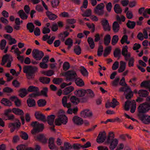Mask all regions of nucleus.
<instances>
[{
	"label": "nucleus",
	"mask_w": 150,
	"mask_h": 150,
	"mask_svg": "<svg viewBox=\"0 0 150 150\" xmlns=\"http://www.w3.org/2000/svg\"><path fill=\"white\" fill-rule=\"evenodd\" d=\"M31 125L33 127V129L31 130V133L33 135L34 138L42 143H46L47 139L43 134H37V133L42 131L44 128L43 125L35 121L31 123Z\"/></svg>",
	"instance_id": "nucleus-1"
},
{
	"label": "nucleus",
	"mask_w": 150,
	"mask_h": 150,
	"mask_svg": "<svg viewBox=\"0 0 150 150\" xmlns=\"http://www.w3.org/2000/svg\"><path fill=\"white\" fill-rule=\"evenodd\" d=\"M65 75L66 76V81L67 82L70 81L69 83H62L61 85L62 88H63L67 86L70 85L71 84V81H74V80L77 77L76 72L72 70H69L65 73Z\"/></svg>",
	"instance_id": "nucleus-2"
},
{
	"label": "nucleus",
	"mask_w": 150,
	"mask_h": 150,
	"mask_svg": "<svg viewBox=\"0 0 150 150\" xmlns=\"http://www.w3.org/2000/svg\"><path fill=\"white\" fill-rule=\"evenodd\" d=\"M69 98V97L64 96L63 97L62 99V104L63 106L65 107L68 108L67 111L68 114H71L72 113L75 114H76L78 111V108L77 107L73 108H71V104L70 103H67V98Z\"/></svg>",
	"instance_id": "nucleus-3"
},
{
	"label": "nucleus",
	"mask_w": 150,
	"mask_h": 150,
	"mask_svg": "<svg viewBox=\"0 0 150 150\" xmlns=\"http://www.w3.org/2000/svg\"><path fill=\"white\" fill-rule=\"evenodd\" d=\"M114 134L112 132H110L109 133L108 138L107 139V142L108 144H110V148L111 150H113L117 146L118 140L116 139H114Z\"/></svg>",
	"instance_id": "nucleus-4"
},
{
	"label": "nucleus",
	"mask_w": 150,
	"mask_h": 150,
	"mask_svg": "<svg viewBox=\"0 0 150 150\" xmlns=\"http://www.w3.org/2000/svg\"><path fill=\"white\" fill-rule=\"evenodd\" d=\"M150 105L146 103H143L140 104L138 108V117L144 115L150 109Z\"/></svg>",
	"instance_id": "nucleus-5"
},
{
	"label": "nucleus",
	"mask_w": 150,
	"mask_h": 150,
	"mask_svg": "<svg viewBox=\"0 0 150 150\" xmlns=\"http://www.w3.org/2000/svg\"><path fill=\"white\" fill-rule=\"evenodd\" d=\"M37 68L36 67H33L30 65H25L23 67V72L26 75L30 76H33Z\"/></svg>",
	"instance_id": "nucleus-6"
},
{
	"label": "nucleus",
	"mask_w": 150,
	"mask_h": 150,
	"mask_svg": "<svg viewBox=\"0 0 150 150\" xmlns=\"http://www.w3.org/2000/svg\"><path fill=\"white\" fill-rule=\"evenodd\" d=\"M86 93L89 95L91 98H93L94 96L93 91L89 89L86 91L83 89H81L76 90L74 92L76 96L79 97L84 96Z\"/></svg>",
	"instance_id": "nucleus-7"
},
{
	"label": "nucleus",
	"mask_w": 150,
	"mask_h": 150,
	"mask_svg": "<svg viewBox=\"0 0 150 150\" xmlns=\"http://www.w3.org/2000/svg\"><path fill=\"white\" fill-rule=\"evenodd\" d=\"M58 118L55 120V123L56 125L60 126L62 124L65 125L67 122L68 119L67 117L65 115H59L58 116Z\"/></svg>",
	"instance_id": "nucleus-8"
},
{
	"label": "nucleus",
	"mask_w": 150,
	"mask_h": 150,
	"mask_svg": "<svg viewBox=\"0 0 150 150\" xmlns=\"http://www.w3.org/2000/svg\"><path fill=\"white\" fill-rule=\"evenodd\" d=\"M104 7L105 6L103 3L98 4L94 8V12L99 16H103L104 13Z\"/></svg>",
	"instance_id": "nucleus-9"
},
{
	"label": "nucleus",
	"mask_w": 150,
	"mask_h": 150,
	"mask_svg": "<svg viewBox=\"0 0 150 150\" xmlns=\"http://www.w3.org/2000/svg\"><path fill=\"white\" fill-rule=\"evenodd\" d=\"M32 55L33 57L36 60H40L44 55V53L41 51L35 49L33 50Z\"/></svg>",
	"instance_id": "nucleus-10"
},
{
	"label": "nucleus",
	"mask_w": 150,
	"mask_h": 150,
	"mask_svg": "<svg viewBox=\"0 0 150 150\" xmlns=\"http://www.w3.org/2000/svg\"><path fill=\"white\" fill-rule=\"evenodd\" d=\"M12 57L11 56L8 54H6L3 56L2 57L1 65H4L5 63L8 61L7 66L8 67H10L11 66V62L12 60Z\"/></svg>",
	"instance_id": "nucleus-11"
},
{
	"label": "nucleus",
	"mask_w": 150,
	"mask_h": 150,
	"mask_svg": "<svg viewBox=\"0 0 150 150\" xmlns=\"http://www.w3.org/2000/svg\"><path fill=\"white\" fill-rule=\"evenodd\" d=\"M138 94L140 97L146 98V100L149 101L150 103V96H148L149 92L148 91L144 89H140L138 91Z\"/></svg>",
	"instance_id": "nucleus-12"
},
{
	"label": "nucleus",
	"mask_w": 150,
	"mask_h": 150,
	"mask_svg": "<svg viewBox=\"0 0 150 150\" xmlns=\"http://www.w3.org/2000/svg\"><path fill=\"white\" fill-rule=\"evenodd\" d=\"M138 117L144 124L148 125L150 124V115L145 114Z\"/></svg>",
	"instance_id": "nucleus-13"
},
{
	"label": "nucleus",
	"mask_w": 150,
	"mask_h": 150,
	"mask_svg": "<svg viewBox=\"0 0 150 150\" xmlns=\"http://www.w3.org/2000/svg\"><path fill=\"white\" fill-rule=\"evenodd\" d=\"M106 139V134L105 132L99 133L96 139V141L99 144L103 142Z\"/></svg>",
	"instance_id": "nucleus-14"
},
{
	"label": "nucleus",
	"mask_w": 150,
	"mask_h": 150,
	"mask_svg": "<svg viewBox=\"0 0 150 150\" xmlns=\"http://www.w3.org/2000/svg\"><path fill=\"white\" fill-rule=\"evenodd\" d=\"M55 118V116L54 115H51L48 116L47 117V121L48 124L52 126L51 129L53 131H54V120Z\"/></svg>",
	"instance_id": "nucleus-15"
},
{
	"label": "nucleus",
	"mask_w": 150,
	"mask_h": 150,
	"mask_svg": "<svg viewBox=\"0 0 150 150\" xmlns=\"http://www.w3.org/2000/svg\"><path fill=\"white\" fill-rule=\"evenodd\" d=\"M102 25L104 30L105 31H110V27L109 25L108 21L105 19H103L101 21Z\"/></svg>",
	"instance_id": "nucleus-16"
},
{
	"label": "nucleus",
	"mask_w": 150,
	"mask_h": 150,
	"mask_svg": "<svg viewBox=\"0 0 150 150\" xmlns=\"http://www.w3.org/2000/svg\"><path fill=\"white\" fill-rule=\"evenodd\" d=\"M21 123L18 122L15 123H10L9 124V127L11 128V131L13 132L15 130L20 127L21 126Z\"/></svg>",
	"instance_id": "nucleus-17"
},
{
	"label": "nucleus",
	"mask_w": 150,
	"mask_h": 150,
	"mask_svg": "<svg viewBox=\"0 0 150 150\" xmlns=\"http://www.w3.org/2000/svg\"><path fill=\"white\" fill-rule=\"evenodd\" d=\"M35 116L36 118L39 120L43 121H45L46 119L45 116L40 112L36 111L35 114Z\"/></svg>",
	"instance_id": "nucleus-18"
},
{
	"label": "nucleus",
	"mask_w": 150,
	"mask_h": 150,
	"mask_svg": "<svg viewBox=\"0 0 150 150\" xmlns=\"http://www.w3.org/2000/svg\"><path fill=\"white\" fill-rule=\"evenodd\" d=\"M81 115L83 117L86 118L91 117L92 115V113L89 110L86 109L81 112Z\"/></svg>",
	"instance_id": "nucleus-19"
},
{
	"label": "nucleus",
	"mask_w": 150,
	"mask_h": 150,
	"mask_svg": "<svg viewBox=\"0 0 150 150\" xmlns=\"http://www.w3.org/2000/svg\"><path fill=\"white\" fill-rule=\"evenodd\" d=\"M48 147L51 150L56 149L57 147L54 143V139L50 137L49 139Z\"/></svg>",
	"instance_id": "nucleus-20"
},
{
	"label": "nucleus",
	"mask_w": 150,
	"mask_h": 150,
	"mask_svg": "<svg viewBox=\"0 0 150 150\" xmlns=\"http://www.w3.org/2000/svg\"><path fill=\"white\" fill-rule=\"evenodd\" d=\"M127 49L128 47L127 45L124 47L122 49V54L123 56H124L125 60H127L128 59L127 57H129L131 54L130 53H128Z\"/></svg>",
	"instance_id": "nucleus-21"
},
{
	"label": "nucleus",
	"mask_w": 150,
	"mask_h": 150,
	"mask_svg": "<svg viewBox=\"0 0 150 150\" xmlns=\"http://www.w3.org/2000/svg\"><path fill=\"white\" fill-rule=\"evenodd\" d=\"M28 91L26 88H21L18 91V95L21 98H23L28 94Z\"/></svg>",
	"instance_id": "nucleus-22"
},
{
	"label": "nucleus",
	"mask_w": 150,
	"mask_h": 150,
	"mask_svg": "<svg viewBox=\"0 0 150 150\" xmlns=\"http://www.w3.org/2000/svg\"><path fill=\"white\" fill-rule=\"evenodd\" d=\"M73 122L78 125H81L83 123V119L77 116H74L73 118Z\"/></svg>",
	"instance_id": "nucleus-23"
},
{
	"label": "nucleus",
	"mask_w": 150,
	"mask_h": 150,
	"mask_svg": "<svg viewBox=\"0 0 150 150\" xmlns=\"http://www.w3.org/2000/svg\"><path fill=\"white\" fill-rule=\"evenodd\" d=\"M18 14L22 20H26L28 18V16L23 10H20L18 12Z\"/></svg>",
	"instance_id": "nucleus-24"
},
{
	"label": "nucleus",
	"mask_w": 150,
	"mask_h": 150,
	"mask_svg": "<svg viewBox=\"0 0 150 150\" xmlns=\"http://www.w3.org/2000/svg\"><path fill=\"white\" fill-rule=\"evenodd\" d=\"M10 100L12 101H14L16 106H19L21 105V103L20 100L15 96L10 97Z\"/></svg>",
	"instance_id": "nucleus-25"
},
{
	"label": "nucleus",
	"mask_w": 150,
	"mask_h": 150,
	"mask_svg": "<svg viewBox=\"0 0 150 150\" xmlns=\"http://www.w3.org/2000/svg\"><path fill=\"white\" fill-rule=\"evenodd\" d=\"M46 13L48 18L51 20L54 21L57 17L56 15L49 11H47Z\"/></svg>",
	"instance_id": "nucleus-26"
},
{
	"label": "nucleus",
	"mask_w": 150,
	"mask_h": 150,
	"mask_svg": "<svg viewBox=\"0 0 150 150\" xmlns=\"http://www.w3.org/2000/svg\"><path fill=\"white\" fill-rule=\"evenodd\" d=\"M74 88L72 86H69L65 88L63 90V93L64 95H68L74 90Z\"/></svg>",
	"instance_id": "nucleus-27"
},
{
	"label": "nucleus",
	"mask_w": 150,
	"mask_h": 150,
	"mask_svg": "<svg viewBox=\"0 0 150 150\" xmlns=\"http://www.w3.org/2000/svg\"><path fill=\"white\" fill-rule=\"evenodd\" d=\"M1 103L6 106H10L12 105V103L10 100L5 98H3L1 100Z\"/></svg>",
	"instance_id": "nucleus-28"
},
{
	"label": "nucleus",
	"mask_w": 150,
	"mask_h": 150,
	"mask_svg": "<svg viewBox=\"0 0 150 150\" xmlns=\"http://www.w3.org/2000/svg\"><path fill=\"white\" fill-rule=\"evenodd\" d=\"M126 67V63L123 61L120 62V66L118 69V72L121 73L124 71Z\"/></svg>",
	"instance_id": "nucleus-29"
},
{
	"label": "nucleus",
	"mask_w": 150,
	"mask_h": 150,
	"mask_svg": "<svg viewBox=\"0 0 150 150\" xmlns=\"http://www.w3.org/2000/svg\"><path fill=\"white\" fill-rule=\"evenodd\" d=\"M119 104L118 102L115 98H113L112 100V102L109 103L108 104L106 105V107L108 108L109 107H111L112 108L115 107L116 105Z\"/></svg>",
	"instance_id": "nucleus-30"
},
{
	"label": "nucleus",
	"mask_w": 150,
	"mask_h": 150,
	"mask_svg": "<svg viewBox=\"0 0 150 150\" xmlns=\"http://www.w3.org/2000/svg\"><path fill=\"white\" fill-rule=\"evenodd\" d=\"M115 12L117 14L121 13L122 12V10L118 4H115L114 7Z\"/></svg>",
	"instance_id": "nucleus-31"
},
{
	"label": "nucleus",
	"mask_w": 150,
	"mask_h": 150,
	"mask_svg": "<svg viewBox=\"0 0 150 150\" xmlns=\"http://www.w3.org/2000/svg\"><path fill=\"white\" fill-rule=\"evenodd\" d=\"M136 23L134 21H131L129 20H128L126 25L127 27L131 29H133L134 28Z\"/></svg>",
	"instance_id": "nucleus-32"
},
{
	"label": "nucleus",
	"mask_w": 150,
	"mask_h": 150,
	"mask_svg": "<svg viewBox=\"0 0 150 150\" xmlns=\"http://www.w3.org/2000/svg\"><path fill=\"white\" fill-rule=\"evenodd\" d=\"M28 91L29 92H37L39 91V88L38 87L34 86H30L28 88Z\"/></svg>",
	"instance_id": "nucleus-33"
},
{
	"label": "nucleus",
	"mask_w": 150,
	"mask_h": 150,
	"mask_svg": "<svg viewBox=\"0 0 150 150\" xmlns=\"http://www.w3.org/2000/svg\"><path fill=\"white\" fill-rule=\"evenodd\" d=\"M127 60H125L126 61H128V66L130 67H133L134 65V58L133 57H131V54L130 56L129 57H127Z\"/></svg>",
	"instance_id": "nucleus-34"
},
{
	"label": "nucleus",
	"mask_w": 150,
	"mask_h": 150,
	"mask_svg": "<svg viewBox=\"0 0 150 150\" xmlns=\"http://www.w3.org/2000/svg\"><path fill=\"white\" fill-rule=\"evenodd\" d=\"M74 81L78 86L81 87L84 85V83L83 81L79 78L77 77Z\"/></svg>",
	"instance_id": "nucleus-35"
},
{
	"label": "nucleus",
	"mask_w": 150,
	"mask_h": 150,
	"mask_svg": "<svg viewBox=\"0 0 150 150\" xmlns=\"http://www.w3.org/2000/svg\"><path fill=\"white\" fill-rule=\"evenodd\" d=\"M12 111L16 115H23L24 114L23 111L19 108H14L13 109Z\"/></svg>",
	"instance_id": "nucleus-36"
},
{
	"label": "nucleus",
	"mask_w": 150,
	"mask_h": 150,
	"mask_svg": "<svg viewBox=\"0 0 150 150\" xmlns=\"http://www.w3.org/2000/svg\"><path fill=\"white\" fill-rule=\"evenodd\" d=\"M27 28L30 33H32L34 30L35 27L33 23L32 22L28 23L27 24Z\"/></svg>",
	"instance_id": "nucleus-37"
},
{
	"label": "nucleus",
	"mask_w": 150,
	"mask_h": 150,
	"mask_svg": "<svg viewBox=\"0 0 150 150\" xmlns=\"http://www.w3.org/2000/svg\"><path fill=\"white\" fill-rule=\"evenodd\" d=\"M111 40V37L109 34L106 35L104 38V43L106 46H108Z\"/></svg>",
	"instance_id": "nucleus-38"
},
{
	"label": "nucleus",
	"mask_w": 150,
	"mask_h": 150,
	"mask_svg": "<svg viewBox=\"0 0 150 150\" xmlns=\"http://www.w3.org/2000/svg\"><path fill=\"white\" fill-rule=\"evenodd\" d=\"M119 25L117 22L115 21L113 23L112 25V28L114 32H118L119 30Z\"/></svg>",
	"instance_id": "nucleus-39"
},
{
	"label": "nucleus",
	"mask_w": 150,
	"mask_h": 150,
	"mask_svg": "<svg viewBox=\"0 0 150 150\" xmlns=\"http://www.w3.org/2000/svg\"><path fill=\"white\" fill-rule=\"evenodd\" d=\"M40 82L43 83L48 84L50 81V79L46 77H41L40 78Z\"/></svg>",
	"instance_id": "nucleus-40"
},
{
	"label": "nucleus",
	"mask_w": 150,
	"mask_h": 150,
	"mask_svg": "<svg viewBox=\"0 0 150 150\" xmlns=\"http://www.w3.org/2000/svg\"><path fill=\"white\" fill-rule=\"evenodd\" d=\"M87 41L90 48L91 49H93L95 45L93 39L91 37H89L87 39Z\"/></svg>",
	"instance_id": "nucleus-41"
},
{
	"label": "nucleus",
	"mask_w": 150,
	"mask_h": 150,
	"mask_svg": "<svg viewBox=\"0 0 150 150\" xmlns=\"http://www.w3.org/2000/svg\"><path fill=\"white\" fill-rule=\"evenodd\" d=\"M27 103L29 107H33L35 105V101L32 99L29 98L27 100Z\"/></svg>",
	"instance_id": "nucleus-42"
},
{
	"label": "nucleus",
	"mask_w": 150,
	"mask_h": 150,
	"mask_svg": "<svg viewBox=\"0 0 150 150\" xmlns=\"http://www.w3.org/2000/svg\"><path fill=\"white\" fill-rule=\"evenodd\" d=\"M71 101L74 105L77 104L79 102V100L78 98L75 96H72L70 98Z\"/></svg>",
	"instance_id": "nucleus-43"
},
{
	"label": "nucleus",
	"mask_w": 150,
	"mask_h": 150,
	"mask_svg": "<svg viewBox=\"0 0 150 150\" xmlns=\"http://www.w3.org/2000/svg\"><path fill=\"white\" fill-rule=\"evenodd\" d=\"M113 54L115 57L119 58L121 54V50L118 48H116Z\"/></svg>",
	"instance_id": "nucleus-44"
},
{
	"label": "nucleus",
	"mask_w": 150,
	"mask_h": 150,
	"mask_svg": "<svg viewBox=\"0 0 150 150\" xmlns=\"http://www.w3.org/2000/svg\"><path fill=\"white\" fill-rule=\"evenodd\" d=\"M112 50V48L111 46H109L107 47L104 50V52L103 54V56L105 57L109 54Z\"/></svg>",
	"instance_id": "nucleus-45"
},
{
	"label": "nucleus",
	"mask_w": 150,
	"mask_h": 150,
	"mask_svg": "<svg viewBox=\"0 0 150 150\" xmlns=\"http://www.w3.org/2000/svg\"><path fill=\"white\" fill-rule=\"evenodd\" d=\"M48 91V88L46 87H44L40 92V95H42L45 97H47V93Z\"/></svg>",
	"instance_id": "nucleus-46"
},
{
	"label": "nucleus",
	"mask_w": 150,
	"mask_h": 150,
	"mask_svg": "<svg viewBox=\"0 0 150 150\" xmlns=\"http://www.w3.org/2000/svg\"><path fill=\"white\" fill-rule=\"evenodd\" d=\"M132 104L131 101L127 100L125 103L124 106V108L125 110L126 111H128L130 109V105Z\"/></svg>",
	"instance_id": "nucleus-47"
},
{
	"label": "nucleus",
	"mask_w": 150,
	"mask_h": 150,
	"mask_svg": "<svg viewBox=\"0 0 150 150\" xmlns=\"http://www.w3.org/2000/svg\"><path fill=\"white\" fill-rule=\"evenodd\" d=\"M83 13L82 14V15L83 17H89L90 16L91 14V11L90 9H87L86 11L84 10Z\"/></svg>",
	"instance_id": "nucleus-48"
},
{
	"label": "nucleus",
	"mask_w": 150,
	"mask_h": 150,
	"mask_svg": "<svg viewBox=\"0 0 150 150\" xmlns=\"http://www.w3.org/2000/svg\"><path fill=\"white\" fill-rule=\"evenodd\" d=\"M46 104V101L45 100L40 99L38 102V104L39 107L45 106Z\"/></svg>",
	"instance_id": "nucleus-49"
},
{
	"label": "nucleus",
	"mask_w": 150,
	"mask_h": 150,
	"mask_svg": "<svg viewBox=\"0 0 150 150\" xmlns=\"http://www.w3.org/2000/svg\"><path fill=\"white\" fill-rule=\"evenodd\" d=\"M20 136L22 139L25 140L28 139V136L27 134L23 131L21 132L20 133Z\"/></svg>",
	"instance_id": "nucleus-50"
},
{
	"label": "nucleus",
	"mask_w": 150,
	"mask_h": 150,
	"mask_svg": "<svg viewBox=\"0 0 150 150\" xmlns=\"http://www.w3.org/2000/svg\"><path fill=\"white\" fill-rule=\"evenodd\" d=\"M74 50L75 53L78 55L81 53V49L79 45H76L74 48Z\"/></svg>",
	"instance_id": "nucleus-51"
},
{
	"label": "nucleus",
	"mask_w": 150,
	"mask_h": 150,
	"mask_svg": "<svg viewBox=\"0 0 150 150\" xmlns=\"http://www.w3.org/2000/svg\"><path fill=\"white\" fill-rule=\"evenodd\" d=\"M63 79L61 78H54L53 80V83L56 84H59L62 82Z\"/></svg>",
	"instance_id": "nucleus-52"
},
{
	"label": "nucleus",
	"mask_w": 150,
	"mask_h": 150,
	"mask_svg": "<svg viewBox=\"0 0 150 150\" xmlns=\"http://www.w3.org/2000/svg\"><path fill=\"white\" fill-rule=\"evenodd\" d=\"M6 44V41L5 39L2 40L0 44V48L2 50L5 49Z\"/></svg>",
	"instance_id": "nucleus-53"
},
{
	"label": "nucleus",
	"mask_w": 150,
	"mask_h": 150,
	"mask_svg": "<svg viewBox=\"0 0 150 150\" xmlns=\"http://www.w3.org/2000/svg\"><path fill=\"white\" fill-rule=\"evenodd\" d=\"M118 40V37L117 35H114L112 40V44L113 45H115L117 42Z\"/></svg>",
	"instance_id": "nucleus-54"
},
{
	"label": "nucleus",
	"mask_w": 150,
	"mask_h": 150,
	"mask_svg": "<svg viewBox=\"0 0 150 150\" xmlns=\"http://www.w3.org/2000/svg\"><path fill=\"white\" fill-rule=\"evenodd\" d=\"M4 29L6 30V32L9 33H12L13 30L12 27L9 25L6 26L4 28Z\"/></svg>",
	"instance_id": "nucleus-55"
},
{
	"label": "nucleus",
	"mask_w": 150,
	"mask_h": 150,
	"mask_svg": "<svg viewBox=\"0 0 150 150\" xmlns=\"http://www.w3.org/2000/svg\"><path fill=\"white\" fill-rule=\"evenodd\" d=\"M64 146L65 148V150H68L72 148V146L69 143L67 142H64Z\"/></svg>",
	"instance_id": "nucleus-56"
},
{
	"label": "nucleus",
	"mask_w": 150,
	"mask_h": 150,
	"mask_svg": "<svg viewBox=\"0 0 150 150\" xmlns=\"http://www.w3.org/2000/svg\"><path fill=\"white\" fill-rule=\"evenodd\" d=\"M103 52V47L102 45H100L98 47V52L97 55L98 56H101Z\"/></svg>",
	"instance_id": "nucleus-57"
},
{
	"label": "nucleus",
	"mask_w": 150,
	"mask_h": 150,
	"mask_svg": "<svg viewBox=\"0 0 150 150\" xmlns=\"http://www.w3.org/2000/svg\"><path fill=\"white\" fill-rule=\"evenodd\" d=\"M27 148L26 146L23 144L20 145L16 147L17 150H27Z\"/></svg>",
	"instance_id": "nucleus-58"
},
{
	"label": "nucleus",
	"mask_w": 150,
	"mask_h": 150,
	"mask_svg": "<svg viewBox=\"0 0 150 150\" xmlns=\"http://www.w3.org/2000/svg\"><path fill=\"white\" fill-rule=\"evenodd\" d=\"M81 72L83 76H87L88 74V71L84 67H81Z\"/></svg>",
	"instance_id": "nucleus-59"
},
{
	"label": "nucleus",
	"mask_w": 150,
	"mask_h": 150,
	"mask_svg": "<svg viewBox=\"0 0 150 150\" xmlns=\"http://www.w3.org/2000/svg\"><path fill=\"white\" fill-rule=\"evenodd\" d=\"M44 74L46 76H50L54 74V72L53 70H50L44 72Z\"/></svg>",
	"instance_id": "nucleus-60"
},
{
	"label": "nucleus",
	"mask_w": 150,
	"mask_h": 150,
	"mask_svg": "<svg viewBox=\"0 0 150 150\" xmlns=\"http://www.w3.org/2000/svg\"><path fill=\"white\" fill-rule=\"evenodd\" d=\"M70 67V65L68 62H65L63 64V69L64 71L68 70Z\"/></svg>",
	"instance_id": "nucleus-61"
},
{
	"label": "nucleus",
	"mask_w": 150,
	"mask_h": 150,
	"mask_svg": "<svg viewBox=\"0 0 150 150\" xmlns=\"http://www.w3.org/2000/svg\"><path fill=\"white\" fill-rule=\"evenodd\" d=\"M65 44L66 45H73V40L70 38H69L65 41Z\"/></svg>",
	"instance_id": "nucleus-62"
},
{
	"label": "nucleus",
	"mask_w": 150,
	"mask_h": 150,
	"mask_svg": "<svg viewBox=\"0 0 150 150\" xmlns=\"http://www.w3.org/2000/svg\"><path fill=\"white\" fill-rule=\"evenodd\" d=\"M59 2L58 0H53L51 3L53 7H55L58 6Z\"/></svg>",
	"instance_id": "nucleus-63"
},
{
	"label": "nucleus",
	"mask_w": 150,
	"mask_h": 150,
	"mask_svg": "<svg viewBox=\"0 0 150 150\" xmlns=\"http://www.w3.org/2000/svg\"><path fill=\"white\" fill-rule=\"evenodd\" d=\"M13 85L16 88H18L20 86L21 83L17 80H14L12 82Z\"/></svg>",
	"instance_id": "nucleus-64"
}]
</instances>
